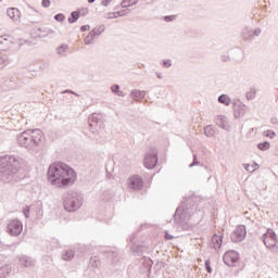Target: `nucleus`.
<instances>
[{
	"label": "nucleus",
	"instance_id": "f03ea898",
	"mask_svg": "<svg viewBox=\"0 0 278 278\" xmlns=\"http://www.w3.org/2000/svg\"><path fill=\"white\" fill-rule=\"evenodd\" d=\"M45 135L40 129H28L17 136V144L27 151H36Z\"/></svg>",
	"mask_w": 278,
	"mask_h": 278
},
{
	"label": "nucleus",
	"instance_id": "8fccbe9b",
	"mask_svg": "<svg viewBox=\"0 0 278 278\" xmlns=\"http://www.w3.org/2000/svg\"><path fill=\"white\" fill-rule=\"evenodd\" d=\"M222 60H223V62H229V56L224 55V56H222Z\"/></svg>",
	"mask_w": 278,
	"mask_h": 278
},
{
	"label": "nucleus",
	"instance_id": "f257e3e1",
	"mask_svg": "<svg viewBox=\"0 0 278 278\" xmlns=\"http://www.w3.org/2000/svg\"><path fill=\"white\" fill-rule=\"evenodd\" d=\"M48 179L55 188H71L77 181V173L71 166L58 162L49 166Z\"/></svg>",
	"mask_w": 278,
	"mask_h": 278
},
{
	"label": "nucleus",
	"instance_id": "423d86ee",
	"mask_svg": "<svg viewBox=\"0 0 278 278\" xmlns=\"http://www.w3.org/2000/svg\"><path fill=\"white\" fill-rule=\"evenodd\" d=\"M143 164L146 168H155L157 166V149L149 148L148 152L146 153Z\"/></svg>",
	"mask_w": 278,
	"mask_h": 278
},
{
	"label": "nucleus",
	"instance_id": "f8f14e48",
	"mask_svg": "<svg viewBox=\"0 0 278 278\" xmlns=\"http://www.w3.org/2000/svg\"><path fill=\"white\" fill-rule=\"evenodd\" d=\"M89 129L92 134H94V131H97V126L99 125V127H101V125H103V122L101 121V118H99V115H97V113H93L89 116Z\"/></svg>",
	"mask_w": 278,
	"mask_h": 278
},
{
	"label": "nucleus",
	"instance_id": "a878e982",
	"mask_svg": "<svg viewBox=\"0 0 278 278\" xmlns=\"http://www.w3.org/2000/svg\"><path fill=\"white\" fill-rule=\"evenodd\" d=\"M12 273V269H10L9 266L0 267V278H5L8 275Z\"/></svg>",
	"mask_w": 278,
	"mask_h": 278
},
{
	"label": "nucleus",
	"instance_id": "6e6552de",
	"mask_svg": "<svg viewBox=\"0 0 278 278\" xmlns=\"http://www.w3.org/2000/svg\"><path fill=\"white\" fill-rule=\"evenodd\" d=\"M8 232L14 237L21 236L23 233V223L18 219H12L8 224Z\"/></svg>",
	"mask_w": 278,
	"mask_h": 278
},
{
	"label": "nucleus",
	"instance_id": "4468645a",
	"mask_svg": "<svg viewBox=\"0 0 278 278\" xmlns=\"http://www.w3.org/2000/svg\"><path fill=\"white\" fill-rule=\"evenodd\" d=\"M215 123L222 129H225L226 131H229V125L227 124V117H225L223 115H218L215 119Z\"/></svg>",
	"mask_w": 278,
	"mask_h": 278
},
{
	"label": "nucleus",
	"instance_id": "7c9ffc66",
	"mask_svg": "<svg viewBox=\"0 0 278 278\" xmlns=\"http://www.w3.org/2000/svg\"><path fill=\"white\" fill-rule=\"evenodd\" d=\"M65 18L66 16L62 13L54 15V21H58V23H64Z\"/></svg>",
	"mask_w": 278,
	"mask_h": 278
},
{
	"label": "nucleus",
	"instance_id": "7ed1b4c3",
	"mask_svg": "<svg viewBox=\"0 0 278 278\" xmlns=\"http://www.w3.org/2000/svg\"><path fill=\"white\" fill-rule=\"evenodd\" d=\"M0 173L4 181H18V161L14 156H7L1 161Z\"/></svg>",
	"mask_w": 278,
	"mask_h": 278
},
{
	"label": "nucleus",
	"instance_id": "6e6d98bb",
	"mask_svg": "<svg viewBox=\"0 0 278 278\" xmlns=\"http://www.w3.org/2000/svg\"><path fill=\"white\" fill-rule=\"evenodd\" d=\"M96 0H88V3H94Z\"/></svg>",
	"mask_w": 278,
	"mask_h": 278
},
{
	"label": "nucleus",
	"instance_id": "58836bf2",
	"mask_svg": "<svg viewBox=\"0 0 278 278\" xmlns=\"http://www.w3.org/2000/svg\"><path fill=\"white\" fill-rule=\"evenodd\" d=\"M244 168H245V170H248L249 173H255V168H252L251 165H249V164H244Z\"/></svg>",
	"mask_w": 278,
	"mask_h": 278
},
{
	"label": "nucleus",
	"instance_id": "bb28decb",
	"mask_svg": "<svg viewBox=\"0 0 278 278\" xmlns=\"http://www.w3.org/2000/svg\"><path fill=\"white\" fill-rule=\"evenodd\" d=\"M138 3V0H123L121 3L122 8H131V5H136Z\"/></svg>",
	"mask_w": 278,
	"mask_h": 278
},
{
	"label": "nucleus",
	"instance_id": "4be33fe9",
	"mask_svg": "<svg viewBox=\"0 0 278 278\" xmlns=\"http://www.w3.org/2000/svg\"><path fill=\"white\" fill-rule=\"evenodd\" d=\"M74 257H75V251H73V250H67L62 255V260H64L65 262H71V260H73Z\"/></svg>",
	"mask_w": 278,
	"mask_h": 278
},
{
	"label": "nucleus",
	"instance_id": "393cba45",
	"mask_svg": "<svg viewBox=\"0 0 278 278\" xmlns=\"http://www.w3.org/2000/svg\"><path fill=\"white\" fill-rule=\"evenodd\" d=\"M77 21H79V11H73L71 17H68V23L73 24L77 23Z\"/></svg>",
	"mask_w": 278,
	"mask_h": 278
},
{
	"label": "nucleus",
	"instance_id": "79ce46f5",
	"mask_svg": "<svg viewBox=\"0 0 278 278\" xmlns=\"http://www.w3.org/2000/svg\"><path fill=\"white\" fill-rule=\"evenodd\" d=\"M205 268L207 273H212V266H210V261H205Z\"/></svg>",
	"mask_w": 278,
	"mask_h": 278
},
{
	"label": "nucleus",
	"instance_id": "ddd939ff",
	"mask_svg": "<svg viewBox=\"0 0 278 278\" xmlns=\"http://www.w3.org/2000/svg\"><path fill=\"white\" fill-rule=\"evenodd\" d=\"M104 256L106 257V260L109 262H111V264H116V262H118V252H116L114 250L105 251Z\"/></svg>",
	"mask_w": 278,
	"mask_h": 278
},
{
	"label": "nucleus",
	"instance_id": "603ef678",
	"mask_svg": "<svg viewBox=\"0 0 278 278\" xmlns=\"http://www.w3.org/2000/svg\"><path fill=\"white\" fill-rule=\"evenodd\" d=\"M156 77H157L159 79H163V76H162L161 73H156Z\"/></svg>",
	"mask_w": 278,
	"mask_h": 278
},
{
	"label": "nucleus",
	"instance_id": "37998d69",
	"mask_svg": "<svg viewBox=\"0 0 278 278\" xmlns=\"http://www.w3.org/2000/svg\"><path fill=\"white\" fill-rule=\"evenodd\" d=\"M66 93H70V94H75V97H79V94H77L75 91H73V90H65V91H63V94H66Z\"/></svg>",
	"mask_w": 278,
	"mask_h": 278
},
{
	"label": "nucleus",
	"instance_id": "aec40b11",
	"mask_svg": "<svg viewBox=\"0 0 278 278\" xmlns=\"http://www.w3.org/2000/svg\"><path fill=\"white\" fill-rule=\"evenodd\" d=\"M105 31V26H99L98 28H94L93 30L90 31L91 38H97V36H101Z\"/></svg>",
	"mask_w": 278,
	"mask_h": 278
},
{
	"label": "nucleus",
	"instance_id": "f3484780",
	"mask_svg": "<svg viewBox=\"0 0 278 278\" xmlns=\"http://www.w3.org/2000/svg\"><path fill=\"white\" fill-rule=\"evenodd\" d=\"M212 245L215 251H218L223 247V236L214 235L212 238Z\"/></svg>",
	"mask_w": 278,
	"mask_h": 278
},
{
	"label": "nucleus",
	"instance_id": "ea45409f",
	"mask_svg": "<svg viewBox=\"0 0 278 278\" xmlns=\"http://www.w3.org/2000/svg\"><path fill=\"white\" fill-rule=\"evenodd\" d=\"M172 65H173V64L170 63L169 60L163 61V66H164L165 68H168V67H170Z\"/></svg>",
	"mask_w": 278,
	"mask_h": 278
},
{
	"label": "nucleus",
	"instance_id": "e433bc0d",
	"mask_svg": "<svg viewBox=\"0 0 278 278\" xmlns=\"http://www.w3.org/2000/svg\"><path fill=\"white\" fill-rule=\"evenodd\" d=\"M41 5H42V8H50L51 7V0H42Z\"/></svg>",
	"mask_w": 278,
	"mask_h": 278
},
{
	"label": "nucleus",
	"instance_id": "0eeeda50",
	"mask_svg": "<svg viewBox=\"0 0 278 278\" xmlns=\"http://www.w3.org/2000/svg\"><path fill=\"white\" fill-rule=\"evenodd\" d=\"M174 220L176 225L180 227H186L188 225V220H190V216L187 211H184L181 207H177L174 214Z\"/></svg>",
	"mask_w": 278,
	"mask_h": 278
},
{
	"label": "nucleus",
	"instance_id": "412c9836",
	"mask_svg": "<svg viewBox=\"0 0 278 278\" xmlns=\"http://www.w3.org/2000/svg\"><path fill=\"white\" fill-rule=\"evenodd\" d=\"M218 102L223 105H231V98L227 94H222L218 97Z\"/></svg>",
	"mask_w": 278,
	"mask_h": 278
},
{
	"label": "nucleus",
	"instance_id": "2eb2a0df",
	"mask_svg": "<svg viewBox=\"0 0 278 278\" xmlns=\"http://www.w3.org/2000/svg\"><path fill=\"white\" fill-rule=\"evenodd\" d=\"M7 14L12 21H18V18H21V11L16 8L8 9Z\"/></svg>",
	"mask_w": 278,
	"mask_h": 278
},
{
	"label": "nucleus",
	"instance_id": "cd10ccee",
	"mask_svg": "<svg viewBox=\"0 0 278 278\" xmlns=\"http://www.w3.org/2000/svg\"><path fill=\"white\" fill-rule=\"evenodd\" d=\"M257 148L261 150V151H268L270 149V142L268 141H265L263 143H258L257 144Z\"/></svg>",
	"mask_w": 278,
	"mask_h": 278
},
{
	"label": "nucleus",
	"instance_id": "f704fd0d",
	"mask_svg": "<svg viewBox=\"0 0 278 278\" xmlns=\"http://www.w3.org/2000/svg\"><path fill=\"white\" fill-rule=\"evenodd\" d=\"M166 23H170L177 18V15H167L163 17Z\"/></svg>",
	"mask_w": 278,
	"mask_h": 278
},
{
	"label": "nucleus",
	"instance_id": "a211bd4d",
	"mask_svg": "<svg viewBox=\"0 0 278 278\" xmlns=\"http://www.w3.org/2000/svg\"><path fill=\"white\" fill-rule=\"evenodd\" d=\"M262 34V29L256 28L254 31L245 28V30L243 31V36L245 40H249V38L253 37V36H260Z\"/></svg>",
	"mask_w": 278,
	"mask_h": 278
},
{
	"label": "nucleus",
	"instance_id": "a18cd8bd",
	"mask_svg": "<svg viewBox=\"0 0 278 278\" xmlns=\"http://www.w3.org/2000/svg\"><path fill=\"white\" fill-rule=\"evenodd\" d=\"M0 62H2L3 64H9V61H8L7 56L0 58Z\"/></svg>",
	"mask_w": 278,
	"mask_h": 278
},
{
	"label": "nucleus",
	"instance_id": "20e7f679",
	"mask_svg": "<svg viewBox=\"0 0 278 278\" xmlns=\"http://www.w3.org/2000/svg\"><path fill=\"white\" fill-rule=\"evenodd\" d=\"M63 205L66 212H77L84 205V198L75 191H67L63 194Z\"/></svg>",
	"mask_w": 278,
	"mask_h": 278
},
{
	"label": "nucleus",
	"instance_id": "a19ab883",
	"mask_svg": "<svg viewBox=\"0 0 278 278\" xmlns=\"http://www.w3.org/2000/svg\"><path fill=\"white\" fill-rule=\"evenodd\" d=\"M112 3V0H102L101 5H104V8H108Z\"/></svg>",
	"mask_w": 278,
	"mask_h": 278
},
{
	"label": "nucleus",
	"instance_id": "3c124183",
	"mask_svg": "<svg viewBox=\"0 0 278 278\" xmlns=\"http://www.w3.org/2000/svg\"><path fill=\"white\" fill-rule=\"evenodd\" d=\"M124 12H126V14H129V12H131V10L126 9V10L122 11L121 14H125Z\"/></svg>",
	"mask_w": 278,
	"mask_h": 278
},
{
	"label": "nucleus",
	"instance_id": "9d476101",
	"mask_svg": "<svg viewBox=\"0 0 278 278\" xmlns=\"http://www.w3.org/2000/svg\"><path fill=\"white\" fill-rule=\"evenodd\" d=\"M247 238V227L244 225L238 226L230 236L231 242H242Z\"/></svg>",
	"mask_w": 278,
	"mask_h": 278
},
{
	"label": "nucleus",
	"instance_id": "5701e85b",
	"mask_svg": "<svg viewBox=\"0 0 278 278\" xmlns=\"http://www.w3.org/2000/svg\"><path fill=\"white\" fill-rule=\"evenodd\" d=\"M216 134V130L214 129V127L212 126H206L204 128V135L207 137V138H214Z\"/></svg>",
	"mask_w": 278,
	"mask_h": 278
},
{
	"label": "nucleus",
	"instance_id": "de8ad7c7",
	"mask_svg": "<svg viewBox=\"0 0 278 278\" xmlns=\"http://www.w3.org/2000/svg\"><path fill=\"white\" fill-rule=\"evenodd\" d=\"M271 124H273V125H278V119H277V117H273V118H271Z\"/></svg>",
	"mask_w": 278,
	"mask_h": 278
},
{
	"label": "nucleus",
	"instance_id": "2f4dec72",
	"mask_svg": "<svg viewBox=\"0 0 278 278\" xmlns=\"http://www.w3.org/2000/svg\"><path fill=\"white\" fill-rule=\"evenodd\" d=\"M118 16H125V14H121V11L112 12V13H109V17L108 18H118Z\"/></svg>",
	"mask_w": 278,
	"mask_h": 278
},
{
	"label": "nucleus",
	"instance_id": "72a5a7b5",
	"mask_svg": "<svg viewBox=\"0 0 278 278\" xmlns=\"http://www.w3.org/2000/svg\"><path fill=\"white\" fill-rule=\"evenodd\" d=\"M27 14H28L29 16H37L38 11H37L36 9H34V8H31V7L28 5Z\"/></svg>",
	"mask_w": 278,
	"mask_h": 278
},
{
	"label": "nucleus",
	"instance_id": "4c0bfd02",
	"mask_svg": "<svg viewBox=\"0 0 278 278\" xmlns=\"http://www.w3.org/2000/svg\"><path fill=\"white\" fill-rule=\"evenodd\" d=\"M93 39H92V36H90V33H89V35L85 38V45H92Z\"/></svg>",
	"mask_w": 278,
	"mask_h": 278
},
{
	"label": "nucleus",
	"instance_id": "c03bdc74",
	"mask_svg": "<svg viewBox=\"0 0 278 278\" xmlns=\"http://www.w3.org/2000/svg\"><path fill=\"white\" fill-rule=\"evenodd\" d=\"M88 29H90V25H84L80 27L81 31H88Z\"/></svg>",
	"mask_w": 278,
	"mask_h": 278
},
{
	"label": "nucleus",
	"instance_id": "c756f323",
	"mask_svg": "<svg viewBox=\"0 0 278 278\" xmlns=\"http://www.w3.org/2000/svg\"><path fill=\"white\" fill-rule=\"evenodd\" d=\"M255 90L254 89H251L250 91H248L247 93H245V97H247V99H248V101H251V100H253V99H255Z\"/></svg>",
	"mask_w": 278,
	"mask_h": 278
},
{
	"label": "nucleus",
	"instance_id": "5fc2aeb1",
	"mask_svg": "<svg viewBox=\"0 0 278 278\" xmlns=\"http://www.w3.org/2000/svg\"><path fill=\"white\" fill-rule=\"evenodd\" d=\"M151 264H153V262L151 260L148 261V266H151Z\"/></svg>",
	"mask_w": 278,
	"mask_h": 278
},
{
	"label": "nucleus",
	"instance_id": "c85d7f7f",
	"mask_svg": "<svg viewBox=\"0 0 278 278\" xmlns=\"http://www.w3.org/2000/svg\"><path fill=\"white\" fill-rule=\"evenodd\" d=\"M66 49H68V45H61L58 49H56V53L58 55H64V53H66Z\"/></svg>",
	"mask_w": 278,
	"mask_h": 278
},
{
	"label": "nucleus",
	"instance_id": "864d4df0",
	"mask_svg": "<svg viewBox=\"0 0 278 278\" xmlns=\"http://www.w3.org/2000/svg\"><path fill=\"white\" fill-rule=\"evenodd\" d=\"M252 168H260V165L257 163H254V165H252Z\"/></svg>",
	"mask_w": 278,
	"mask_h": 278
},
{
	"label": "nucleus",
	"instance_id": "09e8293b",
	"mask_svg": "<svg viewBox=\"0 0 278 278\" xmlns=\"http://www.w3.org/2000/svg\"><path fill=\"white\" fill-rule=\"evenodd\" d=\"M24 216H25V218H29V210L28 208L24 211Z\"/></svg>",
	"mask_w": 278,
	"mask_h": 278
},
{
	"label": "nucleus",
	"instance_id": "c9c22d12",
	"mask_svg": "<svg viewBox=\"0 0 278 278\" xmlns=\"http://www.w3.org/2000/svg\"><path fill=\"white\" fill-rule=\"evenodd\" d=\"M200 162L199 159H197V154H193V162L189 165L190 168H192V166H199Z\"/></svg>",
	"mask_w": 278,
	"mask_h": 278
},
{
	"label": "nucleus",
	"instance_id": "39448f33",
	"mask_svg": "<svg viewBox=\"0 0 278 278\" xmlns=\"http://www.w3.org/2000/svg\"><path fill=\"white\" fill-rule=\"evenodd\" d=\"M262 240L266 249L277 251L278 238L277 233H275V230H273L271 228L267 229L266 233L263 235Z\"/></svg>",
	"mask_w": 278,
	"mask_h": 278
},
{
	"label": "nucleus",
	"instance_id": "9b49d317",
	"mask_svg": "<svg viewBox=\"0 0 278 278\" xmlns=\"http://www.w3.org/2000/svg\"><path fill=\"white\" fill-rule=\"evenodd\" d=\"M239 258L240 256L236 251H228L223 256L226 266H231L232 264H236V262H238Z\"/></svg>",
	"mask_w": 278,
	"mask_h": 278
},
{
	"label": "nucleus",
	"instance_id": "1a4fd4ad",
	"mask_svg": "<svg viewBox=\"0 0 278 278\" xmlns=\"http://www.w3.org/2000/svg\"><path fill=\"white\" fill-rule=\"evenodd\" d=\"M128 188H130V190H135L136 192L142 190V188H144L142 177L135 175L128 178Z\"/></svg>",
	"mask_w": 278,
	"mask_h": 278
},
{
	"label": "nucleus",
	"instance_id": "473e14b6",
	"mask_svg": "<svg viewBox=\"0 0 278 278\" xmlns=\"http://www.w3.org/2000/svg\"><path fill=\"white\" fill-rule=\"evenodd\" d=\"M263 135L266 137V138H275V136H277V134H275L274 130H266L263 132Z\"/></svg>",
	"mask_w": 278,
	"mask_h": 278
},
{
	"label": "nucleus",
	"instance_id": "dca6fc26",
	"mask_svg": "<svg viewBox=\"0 0 278 278\" xmlns=\"http://www.w3.org/2000/svg\"><path fill=\"white\" fill-rule=\"evenodd\" d=\"M21 266H24L25 268H31L34 264H36V261L31 260L29 256H22L20 258Z\"/></svg>",
	"mask_w": 278,
	"mask_h": 278
},
{
	"label": "nucleus",
	"instance_id": "6ab92c4d",
	"mask_svg": "<svg viewBox=\"0 0 278 278\" xmlns=\"http://www.w3.org/2000/svg\"><path fill=\"white\" fill-rule=\"evenodd\" d=\"M130 97L134 99H144V97H147V91L135 89L130 92Z\"/></svg>",
	"mask_w": 278,
	"mask_h": 278
},
{
	"label": "nucleus",
	"instance_id": "b1692460",
	"mask_svg": "<svg viewBox=\"0 0 278 278\" xmlns=\"http://www.w3.org/2000/svg\"><path fill=\"white\" fill-rule=\"evenodd\" d=\"M111 91L114 93V94H117V97H125V93L121 90V86L118 85H113L111 87Z\"/></svg>",
	"mask_w": 278,
	"mask_h": 278
},
{
	"label": "nucleus",
	"instance_id": "49530a36",
	"mask_svg": "<svg viewBox=\"0 0 278 278\" xmlns=\"http://www.w3.org/2000/svg\"><path fill=\"white\" fill-rule=\"evenodd\" d=\"M173 237L172 235H168V231L165 232V240H173Z\"/></svg>",
	"mask_w": 278,
	"mask_h": 278
}]
</instances>
